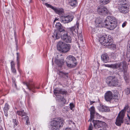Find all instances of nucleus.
<instances>
[{
	"label": "nucleus",
	"mask_w": 130,
	"mask_h": 130,
	"mask_svg": "<svg viewBox=\"0 0 130 130\" xmlns=\"http://www.w3.org/2000/svg\"><path fill=\"white\" fill-rule=\"evenodd\" d=\"M103 27H105L110 30L113 29L116 27L117 21L113 17L108 16L104 21Z\"/></svg>",
	"instance_id": "f257e3e1"
},
{
	"label": "nucleus",
	"mask_w": 130,
	"mask_h": 130,
	"mask_svg": "<svg viewBox=\"0 0 130 130\" xmlns=\"http://www.w3.org/2000/svg\"><path fill=\"white\" fill-rule=\"evenodd\" d=\"M98 40L100 43L106 46H110L111 47L115 48L116 45L112 44V39L110 36L104 34L103 35H100L98 37Z\"/></svg>",
	"instance_id": "f03ea898"
},
{
	"label": "nucleus",
	"mask_w": 130,
	"mask_h": 130,
	"mask_svg": "<svg viewBox=\"0 0 130 130\" xmlns=\"http://www.w3.org/2000/svg\"><path fill=\"white\" fill-rule=\"evenodd\" d=\"M64 120L62 119L56 118L53 119L50 123V130H59L62 126Z\"/></svg>",
	"instance_id": "7ed1b4c3"
},
{
	"label": "nucleus",
	"mask_w": 130,
	"mask_h": 130,
	"mask_svg": "<svg viewBox=\"0 0 130 130\" xmlns=\"http://www.w3.org/2000/svg\"><path fill=\"white\" fill-rule=\"evenodd\" d=\"M118 9L120 12L126 13L129 11V8L127 1L125 0L120 1L118 5Z\"/></svg>",
	"instance_id": "20e7f679"
},
{
	"label": "nucleus",
	"mask_w": 130,
	"mask_h": 130,
	"mask_svg": "<svg viewBox=\"0 0 130 130\" xmlns=\"http://www.w3.org/2000/svg\"><path fill=\"white\" fill-rule=\"evenodd\" d=\"M106 80V83L109 86L119 87L121 85L120 82L115 76H110Z\"/></svg>",
	"instance_id": "39448f33"
},
{
	"label": "nucleus",
	"mask_w": 130,
	"mask_h": 130,
	"mask_svg": "<svg viewBox=\"0 0 130 130\" xmlns=\"http://www.w3.org/2000/svg\"><path fill=\"white\" fill-rule=\"evenodd\" d=\"M116 69L119 68L121 66H122V69H121V71L123 73L124 78L125 80H127L128 78L127 73L128 67L126 62L125 61H124L122 62L118 63H116Z\"/></svg>",
	"instance_id": "423d86ee"
},
{
	"label": "nucleus",
	"mask_w": 130,
	"mask_h": 130,
	"mask_svg": "<svg viewBox=\"0 0 130 130\" xmlns=\"http://www.w3.org/2000/svg\"><path fill=\"white\" fill-rule=\"evenodd\" d=\"M57 48L59 51L65 53L69 51L70 46L69 44H66L62 41H60L57 43Z\"/></svg>",
	"instance_id": "0eeeda50"
},
{
	"label": "nucleus",
	"mask_w": 130,
	"mask_h": 130,
	"mask_svg": "<svg viewBox=\"0 0 130 130\" xmlns=\"http://www.w3.org/2000/svg\"><path fill=\"white\" fill-rule=\"evenodd\" d=\"M125 112V111L122 109L119 113L115 122L116 125L118 126H120L121 124L123 123V118Z\"/></svg>",
	"instance_id": "6e6552de"
},
{
	"label": "nucleus",
	"mask_w": 130,
	"mask_h": 130,
	"mask_svg": "<svg viewBox=\"0 0 130 130\" xmlns=\"http://www.w3.org/2000/svg\"><path fill=\"white\" fill-rule=\"evenodd\" d=\"M76 26H76L68 28L67 29V32L71 36L74 37H75L77 35H78L77 30L78 29V24H77Z\"/></svg>",
	"instance_id": "1a4fd4ad"
},
{
	"label": "nucleus",
	"mask_w": 130,
	"mask_h": 130,
	"mask_svg": "<svg viewBox=\"0 0 130 130\" xmlns=\"http://www.w3.org/2000/svg\"><path fill=\"white\" fill-rule=\"evenodd\" d=\"M66 63L68 67H72L73 65L76 64V60L75 57L71 55L67 57L66 58Z\"/></svg>",
	"instance_id": "9d476101"
},
{
	"label": "nucleus",
	"mask_w": 130,
	"mask_h": 130,
	"mask_svg": "<svg viewBox=\"0 0 130 130\" xmlns=\"http://www.w3.org/2000/svg\"><path fill=\"white\" fill-rule=\"evenodd\" d=\"M23 84L24 85H26L27 88L29 91H32L33 92H35V89L36 88L39 89V87H35L34 84L31 82V81H29L26 82H24Z\"/></svg>",
	"instance_id": "9b49d317"
},
{
	"label": "nucleus",
	"mask_w": 130,
	"mask_h": 130,
	"mask_svg": "<svg viewBox=\"0 0 130 130\" xmlns=\"http://www.w3.org/2000/svg\"><path fill=\"white\" fill-rule=\"evenodd\" d=\"M92 122L94 126L96 128L106 127V123L104 122L98 120H93Z\"/></svg>",
	"instance_id": "f8f14e48"
},
{
	"label": "nucleus",
	"mask_w": 130,
	"mask_h": 130,
	"mask_svg": "<svg viewBox=\"0 0 130 130\" xmlns=\"http://www.w3.org/2000/svg\"><path fill=\"white\" fill-rule=\"evenodd\" d=\"M73 18L72 16H62L60 18V21L64 23H68L72 21Z\"/></svg>",
	"instance_id": "ddd939ff"
},
{
	"label": "nucleus",
	"mask_w": 130,
	"mask_h": 130,
	"mask_svg": "<svg viewBox=\"0 0 130 130\" xmlns=\"http://www.w3.org/2000/svg\"><path fill=\"white\" fill-rule=\"evenodd\" d=\"M54 93L55 95L56 94H60L66 95L68 94V92L64 89L56 88L54 90Z\"/></svg>",
	"instance_id": "4468645a"
},
{
	"label": "nucleus",
	"mask_w": 130,
	"mask_h": 130,
	"mask_svg": "<svg viewBox=\"0 0 130 130\" xmlns=\"http://www.w3.org/2000/svg\"><path fill=\"white\" fill-rule=\"evenodd\" d=\"M104 98L105 100L107 101H109L112 99L113 94L110 91H108L105 94Z\"/></svg>",
	"instance_id": "2eb2a0df"
},
{
	"label": "nucleus",
	"mask_w": 130,
	"mask_h": 130,
	"mask_svg": "<svg viewBox=\"0 0 130 130\" xmlns=\"http://www.w3.org/2000/svg\"><path fill=\"white\" fill-rule=\"evenodd\" d=\"M97 12L99 14H105L108 13V10L105 7L101 6L98 8Z\"/></svg>",
	"instance_id": "dca6fc26"
},
{
	"label": "nucleus",
	"mask_w": 130,
	"mask_h": 130,
	"mask_svg": "<svg viewBox=\"0 0 130 130\" xmlns=\"http://www.w3.org/2000/svg\"><path fill=\"white\" fill-rule=\"evenodd\" d=\"M61 37L64 41L67 43H71V38L70 36L68 35L67 33L63 34L61 36Z\"/></svg>",
	"instance_id": "f3484780"
},
{
	"label": "nucleus",
	"mask_w": 130,
	"mask_h": 130,
	"mask_svg": "<svg viewBox=\"0 0 130 130\" xmlns=\"http://www.w3.org/2000/svg\"><path fill=\"white\" fill-rule=\"evenodd\" d=\"M61 32L58 30H55L52 35V37L55 39H58L61 37Z\"/></svg>",
	"instance_id": "a211bd4d"
},
{
	"label": "nucleus",
	"mask_w": 130,
	"mask_h": 130,
	"mask_svg": "<svg viewBox=\"0 0 130 130\" xmlns=\"http://www.w3.org/2000/svg\"><path fill=\"white\" fill-rule=\"evenodd\" d=\"M102 60L105 63H107L109 61V57L106 54H102L101 56Z\"/></svg>",
	"instance_id": "6ab92c4d"
},
{
	"label": "nucleus",
	"mask_w": 130,
	"mask_h": 130,
	"mask_svg": "<svg viewBox=\"0 0 130 130\" xmlns=\"http://www.w3.org/2000/svg\"><path fill=\"white\" fill-rule=\"evenodd\" d=\"M102 20L100 17L97 18L95 21L96 26L99 27H103L102 23Z\"/></svg>",
	"instance_id": "aec40b11"
},
{
	"label": "nucleus",
	"mask_w": 130,
	"mask_h": 130,
	"mask_svg": "<svg viewBox=\"0 0 130 130\" xmlns=\"http://www.w3.org/2000/svg\"><path fill=\"white\" fill-rule=\"evenodd\" d=\"M89 110L90 111V119H93L94 117V114L95 113V108L94 106H92L89 108Z\"/></svg>",
	"instance_id": "412c9836"
},
{
	"label": "nucleus",
	"mask_w": 130,
	"mask_h": 130,
	"mask_svg": "<svg viewBox=\"0 0 130 130\" xmlns=\"http://www.w3.org/2000/svg\"><path fill=\"white\" fill-rule=\"evenodd\" d=\"M113 96V99L114 101L115 102H117L118 101L119 99L120 98L119 94L118 92L117 91H114Z\"/></svg>",
	"instance_id": "4be33fe9"
},
{
	"label": "nucleus",
	"mask_w": 130,
	"mask_h": 130,
	"mask_svg": "<svg viewBox=\"0 0 130 130\" xmlns=\"http://www.w3.org/2000/svg\"><path fill=\"white\" fill-rule=\"evenodd\" d=\"M55 63L59 67H61L64 63L63 59H55Z\"/></svg>",
	"instance_id": "5701e85b"
},
{
	"label": "nucleus",
	"mask_w": 130,
	"mask_h": 130,
	"mask_svg": "<svg viewBox=\"0 0 130 130\" xmlns=\"http://www.w3.org/2000/svg\"><path fill=\"white\" fill-rule=\"evenodd\" d=\"M9 105L7 103H6L3 109L5 115L7 117L8 116V111L9 109Z\"/></svg>",
	"instance_id": "b1692460"
},
{
	"label": "nucleus",
	"mask_w": 130,
	"mask_h": 130,
	"mask_svg": "<svg viewBox=\"0 0 130 130\" xmlns=\"http://www.w3.org/2000/svg\"><path fill=\"white\" fill-rule=\"evenodd\" d=\"M54 10L56 13L59 14H62L63 12V10L62 8H54Z\"/></svg>",
	"instance_id": "393cba45"
},
{
	"label": "nucleus",
	"mask_w": 130,
	"mask_h": 130,
	"mask_svg": "<svg viewBox=\"0 0 130 130\" xmlns=\"http://www.w3.org/2000/svg\"><path fill=\"white\" fill-rule=\"evenodd\" d=\"M17 114L18 115L21 116V117L25 116L26 115V113L23 110L17 111Z\"/></svg>",
	"instance_id": "a878e982"
},
{
	"label": "nucleus",
	"mask_w": 130,
	"mask_h": 130,
	"mask_svg": "<svg viewBox=\"0 0 130 130\" xmlns=\"http://www.w3.org/2000/svg\"><path fill=\"white\" fill-rule=\"evenodd\" d=\"M79 40H80V43L82 44L83 42V38L82 33H80L78 35Z\"/></svg>",
	"instance_id": "bb28decb"
},
{
	"label": "nucleus",
	"mask_w": 130,
	"mask_h": 130,
	"mask_svg": "<svg viewBox=\"0 0 130 130\" xmlns=\"http://www.w3.org/2000/svg\"><path fill=\"white\" fill-rule=\"evenodd\" d=\"M57 30H58V31H60V32L64 31V27L61 25V24L60 25V27H59V28H58Z\"/></svg>",
	"instance_id": "cd10ccee"
},
{
	"label": "nucleus",
	"mask_w": 130,
	"mask_h": 130,
	"mask_svg": "<svg viewBox=\"0 0 130 130\" xmlns=\"http://www.w3.org/2000/svg\"><path fill=\"white\" fill-rule=\"evenodd\" d=\"M69 4L72 6H76V4H77V2L76 1H73L72 2H69Z\"/></svg>",
	"instance_id": "c85d7f7f"
},
{
	"label": "nucleus",
	"mask_w": 130,
	"mask_h": 130,
	"mask_svg": "<svg viewBox=\"0 0 130 130\" xmlns=\"http://www.w3.org/2000/svg\"><path fill=\"white\" fill-rule=\"evenodd\" d=\"M104 107V106L103 105H100L97 108L99 111L103 112Z\"/></svg>",
	"instance_id": "c756f323"
},
{
	"label": "nucleus",
	"mask_w": 130,
	"mask_h": 130,
	"mask_svg": "<svg viewBox=\"0 0 130 130\" xmlns=\"http://www.w3.org/2000/svg\"><path fill=\"white\" fill-rule=\"evenodd\" d=\"M23 118H25V120H26V123L27 125H28L30 124V122L29 121V119L28 116H26L24 117Z\"/></svg>",
	"instance_id": "7c9ffc66"
},
{
	"label": "nucleus",
	"mask_w": 130,
	"mask_h": 130,
	"mask_svg": "<svg viewBox=\"0 0 130 130\" xmlns=\"http://www.w3.org/2000/svg\"><path fill=\"white\" fill-rule=\"evenodd\" d=\"M44 5L47 7L51 8L53 10L54 9V7L47 3H44Z\"/></svg>",
	"instance_id": "2f4dec72"
},
{
	"label": "nucleus",
	"mask_w": 130,
	"mask_h": 130,
	"mask_svg": "<svg viewBox=\"0 0 130 130\" xmlns=\"http://www.w3.org/2000/svg\"><path fill=\"white\" fill-rule=\"evenodd\" d=\"M126 94L127 95L130 94V88H128L126 89L125 90Z\"/></svg>",
	"instance_id": "473e14b6"
},
{
	"label": "nucleus",
	"mask_w": 130,
	"mask_h": 130,
	"mask_svg": "<svg viewBox=\"0 0 130 130\" xmlns=\"http://www.w3.org/2000/svg\"><path fill=\"white\" fill-rule=\"evenodd\" d=\"M129 108L130 107L128 104H126L125 105L124 109L123 110L125 111V112H126V110H127V111L128 110H129Z\"/></svg>",
	"instance_id": "72a5a7b5"
},
{
	"label": "nucleus",
	"mask_w": 130,
	"mask_h": 130,
	"mask_svg": "<svg viewBox=\"0 0 130 130\" xmlns=\"http://www.w3.org/2000/svg\"><path fill=\"white\" fill-rule=\"evenodd\" d=\"M104 109L103 110V112H108L110 111V109L109 108L107 107H106L105 106H104Z\"/></svg>",
	"instance_id": "f704fd0d"
},
{
	"label": "nucleus",
	"mask_w": 130,
	"mask_h": 130,
	"mask_svg": "<svg viewBox=\"0 0 130 130\" xmlns=\"http://www.w3.org/2000/svg\"><path fill=\"white\" fill-rule=\"evenodd\" d=\"M110 0H103L102 1V3L104 5H105L108 3L110 1Z\"/></svg>",
	"instance_id": "c9c22d12"
},
{
	"label": "nucleus",
	"mask_w": 130,
	"mask_h": 130,
	"mask_svg": "<svg viewBox=\"0 0 130 130\" xmlns=\"http://www.w3.org/2000/svg\"><path fill=\"white\" fill-rule=\"evenodd\" d=\"M66 73H64L62 72H60L59 73V75L62 77H64Z\"/></svg>",
	"instance_id": "e433bc0d"
},
{
	"label": "nucleus",
	"mask_w": 130,
	"mask_h": 130,
	"mask_svg": "<svg viewBox=\"0 0 130 130\" xmlns=\"http://www.w3.org/2000/svg\"><path fill=\"white\" fill-rule=\"evenodd\" d=\"M12 72L15 75H16L17 73L16 70L15 68H11Z\"/></svg>",
	"instance_id": "4c0bfd02"
},
{
	"label": "nucleus",
	"mask_w": 130,
	"mask_h": 130,
	"mask_svg": "<svg viewBox=\"0 0 130 130\" xmlns=\"http://www.w3.org/2000/svg\"><path fill=\"white\" fill-rule=\"evenodd\" d=\"M61 24L59 22H57L56 23L55 26V28L57 29L58 28H59L60 25V26Z\"/></svg>",
	"instance_id": "58836bf2"
},
{
	"label": "nucleus",
	"mask_w": 130,
	"mask_h": 130,
	"mask_svg": "<svg viewBox=\"0 0 130 130\" xmlns=\"http://www.w3.org/2000/svg\"><path fill=\"white\" fill-rule=\"evenodd\" d=\"M11 68H15V64L13 61H12L11 62Z\"/></svg>",
	"instance_id": "ea45409f"
},
{
	"label": "nucleus",
	"mask_w": 130,
	"mask_h": 130,
	"mask_svg": "<svg viewBox=\"0 0 130 130\" xmlns=\"http://www.w3.org/2000/svg\"><path fill=\"white\" fill-rule=\"evenodd\" d=\"M110 67L116 69V63L110 64Z\"/></svg>",
	"instance_id": "a19ab883"
},
{
	"label": "nucleus",
	"mask_w": 130,
	"mask_h": 130,
	"mask_svg": "<svg viewBox=\"0 0 130 130\" xmlns=\"http://www.w3.org/2000/svg\"><path fill=\"white\" fill-rule=\"evenodd\" d=\"M55 95L56 96V97L58 98V100H60L61 99V97L60 95V94H55Z\"/></svg>",
	"instance_id": "79ce46f5"
},
{
	"label": "nucleus",
	"mask_w": 130,
	"mask_h": 130,
	"mask_svg": "<svg viewBox=\"0 0 130 130\" xmlns=\"http://www.w3.org/2000/svg\"><path fill=\"white\" fill-rule=\"evenodd\" d=\"M13 123H14V125L17 126V123L15 119H13Z\"/></svg>",
	"instance_id": "37998d69"
},
{
	"label": "nucleus",
	"mask_w": 130,
	"mask_h": 130,
	"mask_svg": "<svg viewBox=\"0 0 130 130\" xmlns=\"http://www.w3.org/2000/svg\"><path fill=\"white\" fill-rule=\"evenodd\" d=\"M68 73H66V74L64 75V77L63 78H68Z\"/></svg>",
	"instance_id": "c03bdc74"
},
{
	"label": "nucleus",
	"mask_w": 130,
	"mask_h": 130,
	"mask_svg": "<svg viewBox=\"0 0 130 130\" xmlns=\"http://www.w3.org/2000/svg\"><path fill=\"white\" fill-rule=\"evenodd\" d=\"M127 22H124L122 25V26L123 27H125L127 24Z\"/></svg>",
	"instance_id": "a18cd8bd"
},
{
	"label": "nucleus",
	"mask_w": 130,
	"mask_h": 130,
	"mask_svg": "<svg viewBox=\"0 0 130 130\" xmlns=\"http://www.w3.org/2000/svg\"><path fill=\"white\" fill-rule=\"evenodd\" d=\"M74 107V105L73 104H70V107L71 109L72 110L73 108Z\"/></svg>",
	"instance_id": "49530a36"
},
{
	"label": "nucleus",
	"mask_w": 130,
	"mask_h": 130,
	"mask_svg": "<svg viewBox=\"0 0 130 130\" xmlns=\"http://www.w3.org/2000/svg\"><path fill=\"white\" fill-rule=\"evenodd\" d=\"M61 101L64 103H66V100L63 98L61 99Z\"/></svg>",
	"instance_id": "de8ad7c7"
},
{
	"label": "nucleus",
	"mask_w": 130,
	"mask_h": 130,
	"mask_svg": "<svg viewBox=\"0 0 130 130\" xmlns=\"http://www.w3.org/2000/svg\"><path fill=\"white\" fill-rule=\"evenodd\" d=\"M68 123L70 124H71V125L73 124H74V122L73 121H69V122Z\"/></svg>",
	"instance_id": "09e8293b"
},
{
	"label": "nucleus",
	"mask_w": 130,
	"mask_h": 130,
	"mask_svg": "<svg viewBox=\"0 0 130 130\" xmlns=\"http://www.w3.org/2000/svg\"><path fill=\"white\" fill-rule=\"evenodd\" d=\"M17 64L18 66V70L19 71V61H17Z\"/></svg>",
	"instance_id": "8fccbe9b"
},
{
	"label": "nucleus",
	"mask_w": 130,
	"mask_h": 130,
	"mask_svg": "<svg viewBox=\"0 0 130 130\" xmlns=\"http://www.w3.org/2000/svg\"><path fill=\"white\" fill-rule=\"evenodd\" d=\"M105 127H100L101 128L98 130H105Z\"/></svg>",
	"instance_id": "3c124183"
},
{
	"label": "nucleus",
	"mask_w": 130,
	"mask_h": 130,
	"mask_svg": "<svg viewBox=\"0 0 130 130\" xmlns=\"http://www.w3.org/2000/svg\"><path fill=\"white\" fill-rule=\"evenodd\" d=\"M17 61H19V60H18V57H19V53H17Z\"/></svg>",
	"instance_id": "603ef678"
},
{
	"label": "nucleus",
	"mask_w": 130,
	"mask_h": 130,
	"mask_svg": "<svg viewBox=\"0 0 130 130\" xmlns=\"http://www.w3.org/2000/svg\"><path fill=\"white\" fill-rule=\"evenodd\" d=\"M103 65L105 67H110V64H104Z\"/></svg>",
	"instance_id": "864d4df0"
},
{
	"label": "nucleus",
	"mask_w": 130,
	"mask_h": 130,
	"mask_svg": "<svg viewBox=\"0 0 130 130\" xmlns=\"http://www.w3.org/2000/svg\"><path fill=\"white\" fill-rule=\"evenodd\" d=\"M92 128V125L91 123H90V125L89 128Z\"/></svg>",
	"instance_id": "5fc2aeb1"
},
{
	"label": "nucleus",
	"mask_w": 130,
	"mask_h": 130,
	"mask_svg": "<svg viewBox=\"0 0 130 130\" xmlns=\"http://www.w3.org/2000/svg\"><path fill=\"white\" fill-rule=\"evenodd\" d=\"M91 33V34H92V35H94L95 34H96V33L95 32L94 30H92Z\"/></svg>",
	"instance_id": "6e6d98bb"
},
{
	"label": "nucleus",
	"mask_w": 130,
	"mask_h": 130,
	"mask_svg": "<svg viewBox=\"0 0 130 130\" xmlns=\"http://www.w3.org/2000/svg\"><path fill=\"white\" fill-rule=\"evenodd\" d=\"M127 117L128 118V119L130 120V113L127 114Z\"/></svg>",
	"instance_id": "4d7b16f0"
},
{
	"label": "nucleus",
	"mask_w": 130,
	"mask_h": 130,
	"mask_svg": "<svg viewBox=\"0 0 130 130\" xmlns=\"http://www.w3.org/2000/svg\"><path fill=\"white\" fill-rule=\"evenodd\" d=\"M95 102L91 101H90V105H92L93 103H94Z\"/></svg>",
	"instance_id": "13d9d810"
},
{
	"label": "nucleus",
	"mask_w": 130,
	"mask_h": 130,
	"mask_svg": "<svg viewBox=\"0 0 130 130\" xmlns=\"http://www.w3.org/2000/svg\"><path fill=\"white\" fill-rule=\"evenodd\" d=\"M69 2H73V1H76V0H68Z\"/></svg>",
	"instance_id": "bf43d9fd"
},
{
	"label": "nucleus",
	"mask_w": 130,
	"mask_h": 130,
	"mask_svg": "<svg viewBox=\"0 0 130 130\" xmlns=\"http://www.w3.org/2000/svg\"><path fill=\"white\" fill-rule=\"evenodd\" d=\"M12 82L13 83H15V79H13V78H12Z\"/></svg>",
	"instance_id": "052dcab7"
},
{
	"label": "nucleus",
	"mask_w": 130,
	"mask_h": 130,
	"mask_svg": "<svg viewBox=\"0 0 130 130\" xmlns=\"http://www.w3.org/2000/svg\"><path fill=\"white\" fill-rule=\"evenodd\" d=\"M95 115H97V116H99V114L98 113H97L96 112H95V114H94V116Z\"/></svg>",
	"instance_id": "680f3d73"
},
{
	"label": "nucleus",
	"mask_w": 130,
	"mask_h": 130,
	"mask_svg": "<svg viewBox=\"0 0 130 130\" xmlns=\"http://www.w3.org/2000/svg\"><path fill=\"white\" fill-rule=\"evenodd\" d=\"M16 88L17 89V86L16 83H13Z\"/></svg>",
	"instance_id": "e2e57ef3"
},
{
	"label": "nucleus",
	"mask_w": 130,
	"mask_h": 130,
	"mask_svg": "<svg viewBox=\"0 0 130 130\" xmlns=\"http://www.w3.org/2000/svg\"><path fill=\"white\" fill-rule=\"evenodd\" d=\"M127 112L128 113H130V107L129 108V110L127 111Z\"/></svg>",
	"instance_id": "0e129e2a"
},
{
	"label": "nucleus",
	"mask_w": 130,
	"mask_h": 130,
	"mask_svg": "<svg viewBox=\"0 0 130 130\" xmlns=\"http://www.w3.org/2000/svg\"><path fill=\"white\" fill-rule=\"evenodd\" d=\"M1 118L0 116V123L2 121V120L1 119Z\"/></svg>",
	"instance_id": "69168bd1"
},
{
	"label": "nucleus",
	"mask_w": 130,
	"mask_h": 130,
	"mask_svg": "<svg viewBox=\"0 0 130 130\" xmlns=\"http://www.w3.org/2000/svg\"><path fill=\"white\" fill-rule=\"evenodd\" d=\"M88 130H92V128H90V129L88 128Z\"/></svg>",
	"instance_id": "338daca9"
},
{
	"label": "nucleus",
	"mask_w": 130,
	"mask_h": 130,
	"mask_svg": "<svg viewBox=\"0 0 130 130\" xmlns=\"http://www.w3.org/2000/svg\"><path fill=\"white\" fill-rule=\"evenodd\" d=\"M125 123L127 124V125H129V123Z\"/></svg>",
	"instance_id": "774afa93"
}]
</instances>
